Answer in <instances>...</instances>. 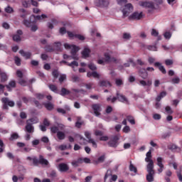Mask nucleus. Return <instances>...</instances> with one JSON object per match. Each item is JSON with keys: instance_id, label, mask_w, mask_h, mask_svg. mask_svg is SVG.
Listing matches in <instances>:
<instances>
[{"instance_id": "nucleus-49", "label": "nucleus", "mask_w": 182, "mask_h": 182, "mask_svg": "<svg viewBox=\"0 0 182 182\" xmlns=\"http://www.w3.org/2000/svg\"><path fill=\"white\" fill-rule=\"evenodd\" d=\"M52 75L55 79H58V77H59V72L57 70H54Z\"/></svg>"}, {"instance_id": "nucleus-54", "label": "nucleus", "mask_w": 182, "mask_h": 182, "mask_svg": "<svg viewBox=\"0 0 182 182\" xmlns=\"http://www.w3.org/2000/svg\"><path fill=\"white\" fill-rule=\"evenodd\" d=\"M5 12H6L7 14H12V12H14V9H12V7L11 6H7L5 9Z\"/></svg>"}, {"instance_id": "nucleus-38", "label": "nucleus", "mask_w": 182, "mask_h": 182, "mask_svg": "<svg viewBox=\"0 0 182 182\" xmlns=\"http://www.w3.org/2000/svg\"><path fill=\"white\" fill-rule=\"evenodd\" d=\"M14 62L16 66H21V60L19 58V57L18 56L14 57Z\"/></svg>"}, {"instance_id": "nucleus-51", "label": "nucleus", "mask_w": 182, "mask_h": 182, "mask_svg": "<svg viewBox=\"0 0 182 182\" xmlns=\"http://www.w3.org/2000/svg\"><path fill=\"white\" fill-rule=\"evenodd\" d=\"M95 136L101 137L102 136H103V132L100 130H95Z\"/></svg>"}, {"instance_id": "nucleus-63", "label": "nucleus", "mask_w": 182, "mask_h": 182, "mask_svg": "<svg viewBox=\"0 0 182 182\" xmlns=\"http://www.w3.org/2000/svg\"><path fill=\"white\" fill-rule=\"evenodd\" d=\"M59 32H60V33L61 35H65V33H66V32H68V31H66V28H65V27H61V28H60Z\"/></svg>"}, {"instance_id": "nucleus-4", "label": "nucleus", "mask_w": 182, "mask_h": 182, "mask_svg": "<svg viewBox=\"0 0 182 182\" xmlns=\"http://www.w3.org/2000/svg\"><path fill=\"white\" fill-rule=\"evenodd\" d=\"M105 182L116 181L117 175H112V170H107L104 178Z\"/></svg>"}, {"instance_id": "nucleus-36", "label": "nucleus", "mask_w": 182, "mask_h": 182, "mask_svg": "<svg viewBox=\"0 0 182 182\" xmlns=\"http://www.w3.org/2000/svg\"><path fill=\"white\" fill-rule=\"evenodd\" d=\"M68 66H70V68H73V69L75 68V66H76V68H77V66H79V63H77V61H73L70 63H67Z\"/></svg>"}, {"instance_id": "nucleus-30", "label": "nucleus", "mask_w": 182, "mask_h": 182, "mask_svg": "<svg viewBox=\"0 0 182 182\" xmlns=\"http://www.w3.org/2000/svg\"><path fill=\"white\" fill-rule=\"evenodd\" d=\"M148 50H151L152 52H157V46L156 45L154 46H146L145 47Z\"/></svg>"}, {"instance_id": "nucleus-29", "label": "nucleus", "mask_w": 182, "mask_h": 182, "mask_svg": "<svg viewBox=\"0 0 182 182\" xmlns=\"http://www.w3.org/2000/svg\"><path fill=\"white\" fill-rule=\"evenodd\" d=\"M43 105L47 110H53V104L52 102H46Z\"/></svg>"}, {"instance_id": "nucleus-62", "label": "nucleus", "mask_w": 182, "mask_h": 182, "mask_svg": "<svg viewBox=\"0 0 182 182\" xmlns=\"http://www.w3.org/2000/svg\"><path fill=\"white\" fill-rule=\"evenodd\" d=\"M115 83H116L117 86H122V85H123V80H122L120 79H117L115 80Z\"/></svg>"}, {"instance_id": "nucleus-26", "label": "nucleus", "mask_w": 182, "mask_h": 182, "mask_svg": "<svg viewBox=\"0 0 182 182\" xmlns=\"http://www.w3.org/2000/svg\"><path fill=\"white\" fill-rule=\"evenodd\" d=\"M60 95L61 96H66L68 95H70V90L65 88V87H62L61 88V90H60Z\"/></svg>"}, {"instance_id": "nucleus-9", "label": "nucleus", "mask_w": 182, "mask_h": 182, "mask_svg": "<svg viewBox=\"0 0 182 182\" xmlns=\"http://www.w3.org/2000/svg\"><path fill=\"white\" fill-rule=\"evenodd\" d=\"M109 0H97L95 1L96 6L100 8H107L109 6Z\"/></svg>"}, {"instance_id": "nucleus-48", "label": "nucleus", "mask_w": 182, "mask_h": 182, "mask_svg": "<svg viewBox=\"0 0 182 182\" xmlns=\"http://www.w3.org/2000/svg\"><path fill=\"white\" fill-rule=\"evenodd\" d=\"M88 68L90 69V70H96L97 69L96 65L92 63L88 64Z\"/></svg>"}, {"instance_id": "nucleus-22", "label": "nucleus", "mask_w": 182, "mask_h": 182, "mask_svg": "<svg viewBox=\"0 0 182 182\" xmlns=\"http://www.w3.org/2000/svg\"><path fill=\"white\" fill-rule=\"evenodd\" d=\"M100 86L101 87H112V84L107 80L100 81Z\"/></svg>"}, {"instance_id": "nucleus-13", "label": "nucleus", "mask_w": 182, "mask_h": 182, "mask_svg": "<svg viewBox=\"0 0 182 182\" xmlns=\"http://www.w3.org/2000/svg\"><path fill=\"white\" fill-rule=\"evenodd\" d=\"M145 161H146V163H149L147 164V166L149 165H151L152 167H154V162L153 161V160L151 159V150H149L147 153H146V157L145 159Z\"/></svg>"}, {"instance_id": "nucleus-25", "label": "nucleus", "mask_w": 182, "mask_h": 182, "mask_svg": "<svg viewBox=\"0 0 182 182\" xmlns=\"http://www.w3.org/2000/svg\"><path fill=\"white\" fill-rule=\"evenodd\" d=\"M57 137L58 140H65L66 135L65 134V132L58 131L57 132Z\"/></svg>"}, {"instance_id": "nucleus-14", "label": "nucleus", "mask_w": 182, "mask_h": 182, "mask_svg": "<svg viewBox=\"0 0 182 182\" xmlns=\"http://www.w3.org/2000/svg\"><path fill=\"white\" fill-rule=\"evenodd\" d=\"M71 55L73 56V59H75V60H77V56H76V53H77V52H79V47L76 46H73L71 47Z\"/></svg>"}, {"instance_id": "nucleus-16", "label": "nucleus", "mask_w": 182, "mask_h": 182, "mask_svg": "<svg viewBox=\"0 0 182 182\" xmlns=\"http://www.w3.org/2000/svg\"><path fill=\"white\" fill-rule=\"evenodd\" d=\"M139 75L141 79L146 80L147 77H149V73H147V70H146L144 68H141L139 70Z\"/></svg>"}, {"instance_id": "nucleus-18", "label": "nucleus", "mask_w": 182, "mask_h": 182, "mask_svg": "<svg viewBox=\"0 0 182 182\" xmlns=\"http://www.w3.org/2000/svg\"><path fill=\"white\" fill-rule=\"evenodd\" d=\"M117 97L119 102H122V103H129V100L126 97V96L120 94L119 92H117Z\"/></svg>"}, {"instance_id": "nucleus-53", "label": "nucleus", "mask_w": 182, "mask_h": 182, "mask_svg": "<svg viewBox=\"0 0 182 182\" xmlns=\"http://www.w3.org/2000/svg\"><path fill=\"white\" fill-rule=\"evenodd\" d=\"M72 80H73V82H80V77H79L77 76V75H73V76H72Z\"/></svg>"}, {"instance_id": "nucleus-2", "label": "nucleus", "mask_w": 182, "mask_h": 182, "mask_svg": "<svg viewBox=\"0 0 182 182\" xmlns=\"http://www.w3.org/2000/svg\"><path fill=\"white\" fill-rule=\"evenodd\" d=\"M33 164L35 166H38L39 164H41L42 166H48L49 161L47 159H45L43 156L40 155L38 159H36V157L33 158Z\"/></svg>"}, {"instance_id": "nucleus-31", "label": "nucleus", "mask_w": 182, "mask_h": 182, "mask_svg": "<svg viewBox=\"0 0 182 182\" xmlns=\"http://www.w3.org/2000/svg\"><path fill=\"white\" fill-rule=\"evenodd\" d=\"M49 89L51 90V92H53L54 93H58V87L53 84H50L48 85Z\"/></svg>"}, {"instance_id": "nucleus-46", "label": "nucleus", "mask_w": 182, "mask_h": 182, "mask_svg": "<svg viewBox=\"0 0 182 182\" xmlns=\"http://www.w3.org/2000/svg\"><path fill=\"white\" fill-rule=\"evenodd\" d=\"M164 36L165 39H170L171 38V33L170 31H166L164 33Z\"/></svg>"}, {"instance_id": "nucleus-57", "label": "nucleus", "mask_w": 182, "mask_h": 182, "mask_svg": "<svg viewBox=\"0 0 182 182\" xmlns=\"http://www.w3.org/2000/svg\"><path fill=\"white\" fill-rule=\"evenodd\" d=\"M18 83L19 85H21V86H26V80L20 78V80H18Z\"/></svg>"}, {"instance_id": "nucleus-12", "label": "nucleus", "mask_w": 182, "mask_h": 182, "mask_svg": "<svg viewBox=\"0 0 182 182\" xmlns=\"http://www.w3.org/2000/svg\"><path fill=\"white\" fill-rule=\"evenodd\" d=\"M163 158L161 157H158L156 159L157 161V166H159V168L158 169V172L160 174V173H163V170H164V164H163Z\"/></svg>"}, {"instance_id": "nucleus-50", "label": "nucleus", "mask_w": 182, "mask_h": 182, "mask_svg": "<svg viewBox=\"0 0 182 182\" xmlns=\"http://www.w3.org/2000/svg\"><path fill=\"white\" fill-rule=\"evenodd\" d=\"M50 132L53 134L58 133V132H59V128L58 127H52L50 128Z\"/></svg>"}, {"instance_id": "nucleus-23", "label": "nucleus", "mask_w": 182, "mask_h": 182, "mask_svg": "<svg viewBox=\"0 0 182 182\" xmlns=\"http://www.w3.org/2000/svg\"><path fill=\"white\" fill-rule=\"evenodd\" d=\"M90 50L89 49V48H85L84 50L82 51V58H89L90 55Z\"/></svg>"}, {"instance_id": "nucleus-5", "label": "nucleus", "mask_w": 182, "mask_h": 182, "mask_svg": "<svg viewBox=\"0 0 182 182\" xmlns=\"http://www.w3.org/2000/svg\"><path fill=\"white\" fill-rule=\"evenodd\" d=\"M85 136L87 139V142L92 144L94 149H97V144L95 141V139H92V134L89 131L85 132Z\"/></svg>"}, {"instance_id": "nucleus-1", "label": "nucleus", "mask_w": 182, "mask_h": 182, "mask_svg": "<svg viewBox=\"0 0 182 182\" xmlns=\"http://www.w3.org/2000/svg\"><path fill=\"white\" fill-rule=\"evenodd\" d=\"M48 18V16L46 14H42L41 16H35L31 15L30 16V20H23V23L25 25V26H27V28H31L32 32H36L38 31V26L34 25L38 21H42V19H46Z\"/></svg>"}, {"instance_id": "nucleus-8", "label": "nucleus", "mask_w": 182, "mask_h": 182, "mask_svg": "<svg viewBox=\"0 0 182 182\" xmlns=\"http://www.w3.org/2000/svg\"><path fill=\"white\" fill-rule=\"evenodd\" d=\"M92 109L95 116L97 117L100 116L101 114L100 112H102V106L100 105V104H93L92 105Z\"/></svg>"}, {"instance_id": "nucleus-41", "label": "nucleus", "mask_w": 182, "mask_h": 182, "mask_svg": "<svg viewBox=\"0 0 182 182\" xmlns=\"http://www.w3.org/2000/svg\"><path fill=\"white\" fill-rule=\"evenodd\" d=\"M165 110L166 113H168V114H173V109H171V107L170 106H166Z\"/></svg>"}, {"instance_id": "nucleus-17", "label": "nucleus", "mask_w": 182, "mask_h": 182, "mask_svg": "<svg viewBox=\"0 0 182 182\" xmlns=\"http://www.w3.org/2000/svg\"><path fill=\"white\" fill-rule=\"evenodd\" d=\"M19 53L20 55H21V56H23V58H25V59L26 60L31 59V58H32V53H31L30 51H25L23 50H20Z\"/></svg>"}, {"instance_id": "nucleus-61", "label": "nucleus", "mask_w": 182, "mask_h": 182, "mask_svg": "<svg viewBox=\"0 0 182 182\" xmlns=\"http://www.w3.org/2000/svg\"><path fill=\"white\" fill-rule=\"evenodd\" d=\"M92 77H95L96 79H99V77H100V75L96 71L92 72Z\"/></svg>"}, {"instance_id": "nucleus-15", "label": "nucleus", "mask_w": 182, "mask_h": 182, "mask_svg": "<svg viewBox=\"0 0 182 182\" xmlns=\"http://www.w3.org/2000/svg\"><path fill=\"white\" fill-rule=\"evenodd\" d=\"M58 170L61 173H66L69 170V166L65 163H61L58 165Z\"/></svg>"}, {"instance_id": "nucleus-43", "label": "nucleus", "mask_w": 182, "mask_h": 182, "mask_svg": "<svg viewBox=\"0 0 182 182\" xmlns=\"http://www.w3.org/2000/svg\"><path fill=\"white\" fill-rule=\"evenodd\" d=\"M151 35V36L157 37V36H159V31L154 28H152Z\"/></svg>"}, {"instance_id": "nucleus-58", "label": "nucleus", "mask_w": 182, "mask_h": 182, "mask_svg": "<svg viewBox=\"0 0 182 182\" xmlns=\"http://www.w3.org/2000/svg\"><path fill=\"white\" fill-rule=\"evenodd\" d=\"M146 8H149L150 9H154V4L153 2L148 1L146 4Z\"/></svg>"}, {"instance_id": "nucleus-19", "label": "nucleus", "mask_w": 182, "mask_h": 182, "mask_svg": "<svg viewBox=\"0 0 182 182\" xmlns=\"http://www.w3.org/2000/svg\"><path fill=\"white\" fill-rule=\"evenodd\" d=\"M154 66L156 68H159V70H160V72H161V73H163V75H166V73H167V71L166 70L164 66L161 65V63H160L159 62L155 63Z\"/></svg>"}, {"instance_id": "nucleus-10", "label": "nucleus", "mask_w": 182, "mask_h": 182, "mask_svg": "<svg viewBox=\"0 0 182 182\" xmlns=\"http://www.w3.org/2000/svg\"><path fill=\"white\" fill-rule=\"evenodd\" d=\"M105 61L107 63H117V59H116L114 57H111L107 53H105Z\"/></svg>"}, {"instance_id": "nucleus-45", "label": "nucleus", "mask_w": 182, "mask_h": 182, "mask_svg": "<svg viewBox=\"0 0 182 182\" xmlns=\"http://www.w3.org/2000/svg\"><path fill=\"white\" fill-rule=\"evenodd\" d=\"M60 46H62V44L60 42H57L54 43V47L55 48V50H60Z\"/></svg>"}, {"instance_id": "nucleus-37", "label": "nucleus", "mask_w": 182, "mask_h": 182, "mask_svg": "<svg viewBox=\"0 0 182 182\" xmlns=\"http://www.w3.org/2000/svg\"><path fill=\"white\" fill-rule=\"evenodd\" d=\"M129 170L131 171H133L135 173H137V168L136 166H134V165H133V164H132V161L130 162Z\"/></svg>"}, {"instance_id": "nucleus-21", "label": "nucleus", "mask_w": 182, "mask_h": 182, "mask_svg": "<svg viewBox=\"0 0 182 182\" xmlns=\"http://www.w3.org/2000/svg\"><path fill=\"white\" fill-rule=\"evenodd\" d=\"M169 150H171L172 151H176L177 153H180L181 151V148L178 147L176 144H171L168 146Z\"/></svg>"}, {"instance_id": "nucleus-42", "label": "nucleus", "mask_w": 182, "mask_h": 182, "mask_svg": "<svg viewBox=\"0 0 182 182\" xmlns=\"http://www.w3.org/2000/svg\"><path fill=\"white\" fill-rule=\"evenodd\" d=\"M81 159H79L77 161H73L72 162V166H73L74 167H77V166H79V164L81 163Z\"/></svg>"}, {"instance_id": "nucleus-24", "label": "nucleus", "mask_w": 182, "mask_h": 182, "mask_svg": "<svg viewBox=\"0 0 182 182\" xmlns=\"http://www.w3.org/2000/svg\"><path fill=\"white\" fill-rule=\"evenodd\" d=\"M0 79L1 83H5L8 80V75L4 72L1 73Z\"/></svg>"}, {"instance_id": "nucleus-52", "label": "nucleus", "mask_w": 182, "mask_h": 182, "mask_svg": "<svg viewBox=\"0 0 182 182\" xmlns=\"http://www.w3.org/2000/svg\"><path fill=\"white\" fill-rule=\"evenodd\" d=\"M80 144L83 145L86 144V139H85L83 136H80Z\"/></svg>"}, {"instance_id": "nucleus-44", "label": "nucleus", "mask_w": 182, "mask_h": 182, "mask_svg": "<svg viewBox=\"0 0 182 182\" xmlns=\"http://www.w3.org/2000/svg\"><path fill=\"white\" fill-rule=\"evenodd\" d=\"M127 120L131 123V124H136V121H134V118H133V117L128 116Z\"/></svg>"}, {"instance_id": "nucleus-11", "label": "nucleus", "mask_w": 182, "mask_h": 182, "mask_svg": "<svg viewBox=\"0 0 182 182\" xmlns=\"http://www.w3.org/2000/svg\"><path fill=\"white\" fill-rule=\"evenodd\" d=\"M143 18V12L139 13L137 11L134 12L132 15L129 16V19H136L137 21Z\"/></svg>"}, {"instance_id": "nucleus-3", "label": "nucleus", "mask_w": 182, "mask_h": 182, "mask_svg": "<svg viewBox=\"0 0 182 182\" xmlns=\"http://www.w3.org/2000/svg\"><path fill=\"white\" fill-rule=\"evenodd\" d=\"M146 171L148 174L146 175V181L148 182L154 181V166H152L151 164L146 166Z\"/></svg>"}, {"instance_id": "nucleus-20", "label": "nucleus", "mask_w": 182, "mask_h": 182, "mask_svg": "<svg viewBox=\"0 0 182 182\" xmlns=\"http://www.w3.org/2000/svg\"><path fill=\"white\" fill-rule=\"evenodd\" d=\"M1 102L2 103H6L10 107H14L15 106V102H14V101H9V99L7 97H3Z\"/></svg>"}, {"instance_id": "nucleus-56", "label": "nucleus", "mask_w": 182, "mask_h": 182, "mask_svg": "<svg viewBox=\"0 0 182 182\" xmlns=\"http://www.w3.org/2000/svg\"><path fill=\"white\" fill-rule=\"evenodd\" d=\"M16 76H18L20 79H22V77H23V73L20 70H18L16 71Z\"/></svg>"}, {"instance_id": "nucleus-34", "label": "nucleus", "mask_w": 182, "mask_h": 182, "mask_svg": "<svg viewBox=\"0 0 182 182\" xmlns=\"http://www.w3.org/2000/svg\"><path fill=\"white\" fill-rule=\"evenodd\" d=\"M18 139H19V135L16 132H14L11 135L9 140L10 141H13V140H16Z\"/></svg>"}, {"instance_id": "nucleus-55", "label": "nucleus", "mask_w": 182, "mask_h": 182, "mask_svg": "<svg viewBox=\"0 0 182 182\" xmlns=\"http://www.w3.org/2000/svg\"><path fill=\"white\" fill-rule=\"evenodd\" d=\"M75 38H76L77 39H79V41H85V36L80 34H75Z\"/></svg>"}, {"instance_id": "nucleus-40", "label": "nucleus", "mask_w": 182, "mask_h": 182, "mask_svg": "<svg viewBox=\"0 0 182 182\" xmlns=\"http://www.w3.org/2000/svg\"><path fill=\"white\" fill-rule=\"evenodd\" d=\"M13 41H14V42H21V36L18 34L13 36Z\"/></svg>"}, {"instance_id": "nucleus-39", "label": "nucleus", "mask_w": 182, "mask_h": 182, "mask_svg": "<svg viewBox=\"0 0 182 182\" xmlns=\"http://www.w3.org/2000/svg\"><path fill=\"white\" fill-rule=\"evenodd\" d=\"M36 97L38 99V100H43V99H45V95L37 93L36 94Z\"/></svg>"}, {"instance_id": "nucleus-6", "label": "nucleus", "mask_w": 182, "mask_h": 182, "mask_svg": "<svg viewBox=\"0 0 182 182\" xmlns=\"http://www.w3.org/2000/svg\"><path fill=\"white\" fill-rule=\"evenodd\" d=\"M133 11V5L132 4H127L124 6V8L122 9L123 17L129 16L130 13Z\"/></svg>"}, {"instance_id": "nucleus-28", "label": "nucleus", "mask_w": 182, "mask_h": 182, "mask_svg": "<svg viewBox=\"0 0 182 182\" xmlns=\"http://www.w3.org/2000/svg\"><path fill=\"white\" fill-rule=\"evenodd\" d=\"M167 95V93L164 91L161 92L156 98V102H160L163 97Z\"/></svg>"}, {"instance_id": "nucleus-35", "label": "nucleus", "mask_w": 182, "mask_h": 182, "mask_svg": "<svg viewBox=\"0 0 182 182\" xmlns=\"http://www.w3.org/2000/svg\"><path fill=\"white\" fill-rule=\"evenodd\" d=\"M45 50L48 53L55 52V49L50 45L46 46Z\"/></svg>"}, {"instance_id": "nucleus-32", "label": "nucleus", "mask_w": 182, "mask_h": 182, "mask_svg": "<svg viewBox=\"0 0 182 182\" xmlns=\"http://www.w3.org/2000/svg\"><path fill=\"white\" fill-rule=\"evenodd\" d=\"M31 2L32 0H24L22 2V5L24 8H29V6H31Z\"/></svg>"}, {"instance_id": "nucleus-59", "label": "nucleus", "mask_w": 182, "mask_h": 182, "mask_svg": "<svg viewBox=\"0 0 182 182\" xmlns=\"http://www.w3.org/2000/svg\"><path fill=\"white\" fill-rule=\"evenodd\" d=\"M172 83L178 85V83H180V78L178 77L173 78L172 79Z\"/></svg>"}, {"instance_id": "nucleus-33", "label": "nucleus", "mask_w": 182, "mask_h": 182, "mask_svg": "<svg viewBox=\"0 0 182 182\" xmlns=\"http://www.w3.org/2000/svg\"><path fill=\"white\" fill-rule=\"evenodd\" d=\"M6 87L11 90V87H16V82L14 80L11 81L8 85H6Z\"/></svg>"}, {"instance_id": "nucleus-60", "label": "nucleus", "mask_w": 182, "mask_h": 182, "mask_svg": "<svg viewBox=\"0 0 182 182\" xmlns=\"http://www.w3.org/2000/svg\"><path fill=\"white\" fill-rule=\"evenodd\" d=\"M165 65H166V66H171V65H173V60H166Z\"/></svg>"}, {"instance_id": "nucleus-7", "label": "nucleus", "mask_w": 182, "mask_h": 182, "mask_svg": "<svg viewBox=\"0 0 182 182\" xmlns=\"http://www.w3.org/2000/svg\"><path fill=\"white\" fill-rule=\"evenodd\" d=\"M119 140H120V138L119 137L118 135H115V136H112L111 140L108 142V146L109 147H114V149H116V147H117V146L119 144H118Z\"/></svg>"}, {"instance_id": "nucleus-27", "label": "nucleus", "mask_w": 182, "mask_h": 182, "mask_svg": "<svg viewBox=\"0 0 182 182\" xmlns=\"http://www.w3.org/2000/svg\"><path fill=\"white\" fill-rule=\"evenodd\" d=\"M33 130L34 128L33 126H32V124L27 123V124L26 125V131L28 133H33Z\"/></svg>"}, {"instance_id": "nucleus-64", "label": "nucleus", "mask_w": 182, "mask_h": 182, "mask_svg": "<svg viewBox=\"0 0 182 182\" xmlns=\"http://www.w3.org/2000/svg\"><path fill=\"white\" fill-rule=\"evenodd\" d=\"M122 132L124 133H129V132H130V127L129 126H125L123 129H122Z\"/></svg>"}, {"instance_id": "nucleus-47", "label": "nucleus", "mask_w": 182, "mask_h": 182, "mask_svg": "<svg viewBox=\"0 0 182 182\" xmlns=\"http://www.w3.org/2000/svg\"><path fill=\"white\" fill-rule=\"evenodd\" d=\"M49 176L51 177V178H55V177H57L58 173H56V171H55V170L51 171Z\"/></svg>"}]
</instances>
